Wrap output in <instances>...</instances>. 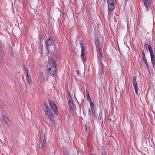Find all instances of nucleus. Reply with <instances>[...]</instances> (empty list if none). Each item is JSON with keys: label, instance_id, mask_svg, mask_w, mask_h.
Listing matches in <instances>:
<instances>
[{"label": "nucleus", "instance_id": "1", "mask_svg": "<svg viewBox=\"0 0 155 155\" xmlns=\"http://www.w3.org/2000/svg\"><path fill=\"white\" fill-rule=\"evenodd\" d=\"M49 38L45 41V48L49 52L50 50H54L55 46H54V41L53 40L50 34L48 35Z\"/></svg>", "mask_w": 155, "mask_h": 155}, {"label": "nucleus", "instance_id": "2", "mask_svg": "<svg viewBox=\"0 0 155 155\" xmlns=\"http://www.w3.org/2000/svg\"><path fill=\"white\" fill-rule=\"evenodd\" d=\"M44 110L45 114L47 116L49 120L51 121H53L54 118V115L48 105H46Z\"/></svg>", "mask_w": 155, "mask_h": 155}, {"label": "nucleus", "instance_id": "3", "mask_svg": "<svg viewBox=\"0 0 155 155\" xmlns=\"http://www.w3.org/2000/svg\"><path fill=\"white\" fill-rule=\"evenodd\" d=\"M87 99L89 101L90 106L91 109L92 114L93 115L96 117H97V114H96V107L94 104L93 101L90 98L89 95H88Z\"/></svg>", "mask_w": 155, "mask_h": 155}, {"label": "nucleus", "instance_id": "4", "mask_svg": "<svg viewBox=\"0 0 155 155\" xmlns=\"http://www.w3.org/2000/svg\"><path fill=\"white\" fill-rule=\"evenodd\" d=\"M48 103L51 108L54 114L57 115H58V111L57 105L53 101L50 100H48Z\"/></svg>", "mask_w": 155, "mask_h": 155}, {"label": "nucleus", "instance_id": "5", "mask_svg": "<svg viewBox=\"0 0 155 155\" xmlns=\"http://www.w3.org/2000/svg\"><path fill=\"white\" fill-rule=\"evenodd\" d=\"M47 68H54L57 69V64L55 59L53 58H48V63Z\"/></svg>", "mask_w": 155, "mask_h": 155}, {"label": "nucleus", "instance_id": "6", "mask_svg": "<svg viewBox=\"0 0 155 155\" xmlns=\"http://www.w3.org/2000/svg\"><path fill=\"white\" fill-rule=\"evenodd\" d=\"M83 41H80V44L81 48V55L82 59V60L84 63V55L85 53V48L84 45L82 43Z\"/></svg>", "mask_w": 155, "mask_h": 155}, {"label": "nucleus", "instance_id": "7", "mask_svg": "<svg viewBox=\"0 0 155 155\" xmlns=\"http://www.w3.org/2000/svg\"><path fill=\"white\" fill-rule=\"evenodd\" d=\"M97 52L102 51V46L100 44L99 40L98 39L95 42Z\"/></svg>", "mask_w": 155, "mask_h": 155}, {"label": "nucleus", "instance_id": "8", "mask_svg": "<svg viewBox=\"0 0 155 155\" xmlns=\"http://www.w3.org/2000/svg\"><path fill=\"white\" fill-rule=\"evenodd\" d=\"M47 72L48 75L53 76L56 73V69L54 68H47Z\"/></svg>", "mask_w": 155, "mask_h": 155}, {"label": "nucleus", "instance_id": "9", "mask_svg": "<svg viewBox=\"0 0 155 155\" xmlns=\"http://www.w3.org/2000/svg\"><path fill=\"white\" fill-rule=\"evenodd\" d=\"M102 52V51L97 52L98 61L99 65L103 64L101 61V60L104 61V56Z\"/></svg>", "mask_w": 155, "mask_h": 155}, {"label": "nucleus", "instance_id": "10", "mask_svg": "<svg viewBox=\"0 0 155 155\" xmlns=\"http://www.w3.org/2000/svg\"><path fill=\"white\" fill-rule=\"evenodd\" d=\"M133 84L134 87L135 94H137L138 92V87L136 82V77L135 76H134L133 77Z\"/></svg>", "mask_w": 155, "mask_h": 155}, {"label": "nucleus", "instance_id": "11", "mask_svg": "<svg viewBox=\"0 0 155 155\" xmlns=\"http://www.w3.org/2000/svg\"><path fill=\"white\" fill-rule=\"evenodd\" d=\"M39 142V147L42 148L45 145L46 143V141L44 137L43 136L42 137H40Z\"/></svg>", "mask_w": 155, "mask_h": 155}, {"label": "nucleus", "instance_id": "12", "mask_svg": "<svg viewBox=\"0 0 155 155\" xmlns=\"http://www.w3.org/2000/svg\"><path fill=\"white\" fill-rule=\"evenodd\" d=\"M150 56L151 60V62L153 66V68H155V56L154 55L153 52L150 51Z\"/></svg>", "mask_w": 155, "mask_h": 155}, {"label": "nucleus", "instance_id": "13", "mask_svg": "<svg viewBox=\"0 0 155 155\" xmlns=\"http://www.w3.org/2000/svg\"><path fill=\"white\" fill-rule=\"evenodd\" d=\"M143 1L144 3V5L146 7V10L148 11V8L150 7V0H143Z\"/></svg>", "mask_w": 155, "mask_h": 155}, {"label": "nucleus", "instance_id": "14", "mask_svg": "<svg viewBox=\"0 0 155 155\" xmlns=\"http://www.w3.org/2000/svg\"><path fill=\"white\" fill-rule=\"evenodd\" d=\"M144 48L146 51H148V50H149L150 54L151 51V52H153L151 47L150 45H148V44H146L144 45Z\"/></svg>", "mask_w": 155, "mask_h": 155}, {"label": "nucleus", "instance_id": "15", "mask_svg": "<svg viewBox=\"0 0 155 155\" xmlns=\"http://www.w3.org/2000/svg\"><path fill=\"white\" fill-rule=\"evenodd\" d=\"M38 52L41 54L43 48V45L40 42H38Z\"/></svg>", "mask_w": 155, "mask_h": 155}, {"label": "nucleus", "instance_id": "16", "mask_svg": "<svg viewBox=\"0 0 155 155\" xmlns=\"http://www.w3.org/2000/svg\"><path fill=\"white\" fill-rule=\"evenodd\" d=\"M108 3V10L112 11L114 8V4H111L110 3Z\"/></svg>", "mask_w": 155, "mask_h": 155}, {"label": "nucleus", "instance_id": "17", "mask_svg": "<svg viewBox=\"0 0 155 155\" xmlns=\"http://www.w3.org/2000/svg\"><path fill=\"white\" fill-rule=\"evenodd\" d=\"M100 66L99 67V70L98 72V74L101 77L102 76L103 74V73L102 71V67L103 64L99 65Z\"/></svg>", "mask_w": 155, "mask_h": 155}, {"label": "nucleus", "instance_id": "18", "mask_svg": "<svg viewBox=\"0 0 155 155\" xmlns=\"http://www.w3.org/2000/svg\"><path fill=\"white\" fill-rule=\"evenodd\" d=\"M3 119L8 124H9L10 123L8 118L5 115H3Z\"/></svg>", "mask_w": 155, "mask_h": 155}, {"label": "nucleus", "instance_id": "19", "mask_svg": "<svg viewBox=\"0 0 155 155\" xmlns=\"http://www.w3.org/2000/svg\"><path fill=\"white\" fill-rule=\"evenodd\" d=\"M24 69L25 71V73L26 74V76H28V67L26 65L24 66Z\"/></svg>", "mask_w": 155, "mask_h": 155}, {"label": "nucleus", "instance_id": "20", "mask_svg": "<svg viewBox=\"0 0 155 155\" xmlns=\"http://www.w3.org/2000/svg\"><path fill=\"white\" fill-rule=\"evenodd\" d=\"M107 3H110L111 4H115L116 2V0H107Z\"/></svg>", "mask_w": 155, "mask_h": 155}, {"label": "nucleus", "instance_id": "21", "mask_svg": "<svg viewBox=\"0 0 155 155\" xmlns=\"http://www.w3.org/2000/svg\"><path fill=\"white\" fill-rule=\"evenodd\" d=\"M41 80L42 81H46L47 79L45 75H42Z\"/></svg>", "mask_w": 155, "mask_h": 155}, {"label": "nucleus", "instance_id": "22", "mask_svg": "<svg viewBox=\"0 0 155 155\" xmlns=\"http://www.w3.org/2000/svg\"><path fill=\"white\" fill-rule=\"evenodd\" d=\"M63 154L64 155H68V152L66 150V149H64L63 150Z\"/></svg>", "mask_w": 155, "mask_h": 155}, {"label": "nucleus", "instance_id": "23", "mask_svg": "<svg viewBox=\"0 0 155 155\" xmlns=\"http://www.w3.org/2000/svg\"><path fill=\"white\" fill-rule=\"evenodd\" d=\"M68 103L70 104V105L71 106V107H72V106L73 105V104H72V101L71 99H70L68 101Z\"/></svg>", "mask_w": 155, "mask_h": 155}, {"label": "nucleus", "instance_id": "24", "mask_svg": "<svg viewBox=\"0 0 155 155\" xmlns=\"http://www.w3.org/2000/svg\"><path fill=\"white\" fill-rule=\"evenodd\" d=\"M142 59L144 63L147 61L145 56H142Z\"/></svg>", "mask_w": 155, "mask_h": 155}, {"label": "nucleus", "instance_id": "25", "mask_svg": "<svg viewBox=\"0 0 155 155\" xmlns=\"http://www.w3.org/2000/svg\"><path fill=\"white\" fill-rule=\"evenodd\" d=\"M112 13V11H110L108 10V16L109 17H111Z\"/></svg>", "mask_w": 155, "mask_h": 155}, {"label": "nucleus", "instance_id": "26", "mask_svg": "<svg viewBox=\"0 0 155 155\" xmlns=\"http://www.w3.org/2000/svg\"><path fill=\"white\" fill-rule=\"evenodd\" d=\"M30 78L29 77V75H28V76H26V80L27 82H29L30 81Z\"/></svg>", "mask_w": 155, "mask_h": 155}, {"label": "nucleus", "instance_id": "27", "mask_svg": "<svg viewBox=\"0 0 155 155\" xmlns=\"http://www.w3.org/2000/svg\"><path fill=\"white\" fill-rule=\"evenodd\" d=\"M145 64L146 66L147 67V68L148 69L149 68V66L147 62H146L144 63Z\"/></svg>", "mask_w": 155, "mask_h": 155}, {"label": "nucleus", "instance_id": "28", "mask_svg": "<svg viewBox=\"0 0 155 155\" xmlns=\"http://www.w3.org/2000/svg\"><path fill=\"white\" fill-rule=\"evenodd\" d=\"M142 56H145V54L144 51L142 52Z\"/></svg>", "mask_w": 155, "mask_h": 155}, {"label": "nucleus", "instance_id": "29", "mask_svg": "<svg viewBox=\"0 0 155 155\" xmlns=\"http://www.w3.org/2000/svg\"><path fill=\"white\" fill-rule=\"evenodd\" d=\"M85 131H86L87 129V126L86 125H85Z\"/></svg>", "mask_w": 155, "mask_h": 155}, {"label": "nucleus", "instance_id": "30", "mask_svg": "<svg viewBox=\"0 0 155 155\" xmlns=\"http://www.w3.org/2000/svg\"><path fill=\"white\" fill-rule=\"evenodd\" d=\"M2 51V48L0 46V53Z\"/></svg>", "mask_w": 155, "mask_h": 155}, {"label": "nucleus", "instance_id": "31", "mask_svg": "<svg viewBox=\"0 0 155 155\" xmlns=\"http://www.w3.org/2000/svg\"><path fill=\"white\" fill-rule=\"evenodd\" d=\"M44 105H45V107L46 106V105H48L46 102H45L44 103Z\"/></svg>", "mask_w": 155, "mask_h": 155}, {"label": "nucleus", "instance_id": "32", "mask_svg": "<svg viewBox=\"0 0 155 155\" xmlns=\"http://www.w3.org/2000/svg\"><path fill=\"white\" fill-rule=\"evenodd\" d=\"M146 140H148V141H149V139L147 138V139H146Z\"/></svg>", "mask_w": 155, "mask_h": 155}, {"label": "nucleus", "instance_id": "33", "mask_svg": "<svg viewBox=\"0 0 155 155\" xmlns=\"http://www.w3.org/2000/svg\"><path fill=\"white\" fill-rule=\"evenodd\" d=\"M77 73H78V72H79V71L78 70H77Z\"/></svg>", "mask_w": 155, "mask_h": 155}, {"label": "nucleus", "instance_id": "34", "mask_svg": "<svg viewBox=\"0 0 155 155\" xmlns=\"http://www.w3.org/2000/svg\"><path fill=\"white\" fill-rule=\"evenodd\" d=\"M91 155H96L95 154H92Z\"/></svg>", "mask_w": 155, "mask_h": 155}, {"label": "nucleus", "instance_id": "35", "mask_svg": "<svg viewBox=\"0 0 155 155\" xmlns=\"http://www.w3.org/2000/svg\"><path fill=\"white\" fill-rule=\"evenodd\" d=\"M152 14H153V12H152Z\"/></svg>", "mask_w": 155, "mask_h": 155}, {"label": "nucleus", "instance_id": "36", "mask_svg": "<svg viewBox=\"0 0 155 155\" xmlns=\"http://www.w3.org/2000/svg\"><path fill=\"white\" fill-rule=\"evenodd\" d=\"M102 155H105L104 154H102Z\"/></svg>", "mask_w": 155, "mask_h": 155}]
</instances>
